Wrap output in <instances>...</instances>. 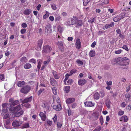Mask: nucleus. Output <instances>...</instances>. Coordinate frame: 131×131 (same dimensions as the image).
<instances>
[{
    "mask_svg": "<svg viewBox=\"0 0 131 131\" xmlns=\"http://www.w3.org/2000/svg\"><path fill=\"white\" fill-rule=\"evenodd\" d=\"M14 119V117H10L9 119L4 120V123L5 127L7 129L10 128V121H13Z\"/></svg>",
    "mask_w": 131,
    "mask_h": 131,
    "instance_id": "1",
    "label": "nucleus"
},
{
    "mask_svg": "<svg viewBox=\"0 0 131 131\" xmlns=\"http://www.w3.org/2000/svg\"><path fill=\"white\" fill-rule=\"evenodd\" d=\"M52 50V48L50 46L45 45L43 47L42 52L43 54H45V53H48L50 52Z\"/></svg>",
    "mask_w": 131,
    "mask_h": 131,
    "instance_id": "2",
    "label": "nucleus"
},
{
    "mask_svg": "<svg viewBox=\"0 0 131 131\" xmlns=\"http://www.w3.org/2000/svg\"><path fill=\"white\" fill-rule=\"evenodd\" d=\"M125 14V13H121L119 15L113 18V21L115 22H117L119 21L122 19H123L124 17Z\"/></svg>",
    "mask_w": 131,
    "mask_h": 131,
    "instance_id": "3",
    "label": "nucleus"
},
{
    "mask_svg": "<svg viewBox=\"0 0 131 131\" xmlns=\"http://www.w3.org/2000/svg\"><path fill=\"white\" fill-rule=\"evenodd\" d=\"M30 89V87L28 85L22 88L20 90L21 92L25 93H27Z\"/></svg>",
    "mask_w": 131,
    "mask_h": 131,
    "instance_id": "4",
    "label": "nucleus"
},
{
    "mask_svg": "<svg viewBox=\"0 0 131 131\" xmlns=\"http://www.w3.org/2000/svg\"><path fill=\"white\" fill-rule=\"evenodd\" d=\"M21 124V122L19 121L15 120L12 123V125L14 128H17Z\"/></svg>",
    "mask_w": 131,
    "mask_h": 131,
    "instance_id": "5",
    "label": "nucleus"
},
{
    "mask_svg": "<svg viewBox=\"0 0 131 131\" xmlns=\"http://www.w3.org/2000/svg\"><path fill=\"white\" fill-rule=\"evenodd\" d=\"M43 43V40L40 39L39 40L38 42L37 45V49L38 50H40L41 49V46Z\"/></svg>",
    "mask_w": 131,
    "mask_h": 131,
    "instance_id": "6",
    "label": "nucleus"
},
{
    "mask_svg": "<svg viewBox=\"0 0 131 131\" xmlns=\"http://www.w3.org/2000/svg\"><path fill=\"white\" fill-rule=\"evenodd\" d=\"M32 96H31L29 97L25 98L24 100H21V101L22 103L23 104L30 102L32 100Z\"/></svg>",
    "mask_w": 131,
    "mask_h": 131,
    "instance_id": "7",
    "label": "nucleus"
},
{
    "mask_svg": "<svg viewBox=\"0 0 131 131\" xmlns=\"http://www.w3.org/2000/svg\"><path fill=\"white\" fill-rule=\"evenodd\" d=\"M75 47L77 49H79L81 47V43L80 39L78 38L75 43Z\"/></svg>",
    "mask_w": 131,
    "mask_h": 131,
    "instance_id": "8",
    "label": "nucleus"
},
{
    "mask_svg": "<svg viewBox=\"0 0 131 131\" xmlns=\"http://www.w3.org/2000/svg\"><path fill=\"white\" fill-rule=\"evenodd\" d=\"M86 106L88 107H92L94 105V104L91 101H86L84 103Z\"/></svg>",
    "mask_w": 131,
    "mask_h": 131,
    "instance_id": "9",
    "label": "nucleus"
},
{
    "mask_svg": "<svg viewBox=\"0 0 131 131\" xmlns=\"http://www.w3.org/2000/svg\"><path fill=\"white\" fill-rule=\"evenodd\" d=\"M46 29L47 30V32L48 34L50 33L52 31L51 28V26L50 25L48 24L46 26Z\"/></svg>",
    "mask_w": 131,
    "mask_h": 131,
    "instance_id": "10",
    "label": "nucleus"
},
{
    "mask_svg": "<svg viewBox=\"0 0 131 131\" xmlns=\"http://www.w3.org/2000/svg\"><path fill=\"white\" fill-rule=\"evenodd\" d=\"M119 120L120 121L126 122L128 121V119L127 116L123 115L120 117Z\"/></svg>",
    "mask_w": 131,
    "mask_h": 131,
    "instance_id": "11",
    "label": "nucleus"
},
{
    "mask_svg": "<svg viewBox=\"0 0 131 131\" xmlns=\"http://www.w3.org/2000/svg\"><path fill=\"white\" fill-rule=\"evenodd\" d=\"M75 99L74 98H70L66 100V102L67 104H68L74 102Z\"/></svg>",
    "mask_w": 131,
    "mask_h": 131,
    "instance_id": "12",
    "label": "nucleus"
},
{
    "mask_svg": "<svg viewBox=\"0 0 131 131\" xmlns=\"http://www.w3.org/2000/svg\"><path fill=\"white\" fill-rule=\"evenodd\" d=\"M52 73L53 74L54 77L56 79H59L60 77V74L58 73L55 71H53Z\"/></svg>",
    "mask_w": 131,
    "mask_h": 131,
    "instance_id": "13",
    "label": "nucleus"
},
{
    "mask_svg": "<svg viewBox=\"0 0 131 131\" xmlns=\"http://www.w3.org/2000/svg\"><path fill=\"white\" fill-rule=\"evenodd\" d=\"M50 82L51 84L53 86L56 85L57 83L56 81L53 78H51L50 80Z\"/></svg>",
    "mask_w": 131,
    "mask_h": 131,
    "instance_id": "14",
    "label": "nucleus"
},
{
    "mask_svg": "<svg viewBox=\"0 0 131 131\" xmlns=\"http://www.w3.org/2000/svg\"><path fill=\"white\" fill-rule=\"evenodd\" d=\"M24 113V111L22 110H21L20 112L19 111H17V112H15L14 115V116L16 117H18L19 116L23 114Z\"/></svg>",
    "mask_w": 131,
    "mask_h": 131,
    "instance_id": "15",
    "label": "nucleus"
},
{
    "mask_svg": "<svg viewBox=\"0 0 131 131\" xmlns=\"http://www.w3.org/2000/svg\"><path fill=\"white\" fill-rule=\"evenodd\" d=\"M54 109L56 111H59L61 109V107L60 104H59L57 105H54L53 106Z\"/></svg>",
    "mask_w": 131,
    "mask_h": 131,
    "instance_id": "16",
    "label": "nucleus"
},
{
    "mask_svg": "<svg viewBox=\"0 0 131 131\" xmlns=\"http://www.w3.org/2000/svg\"><path fill=\"white\" fill-rule=\"evenodd\" d=\"M114 62H115L114 64L117 63L118 64L121 65L122 60L120 58H115L114 59Z\"/></svg>",
    "mask_w": 131,
    "mask_h": 131,
    "instance_id": "17",
    "label": "nucleus"
},
{
    "mask_svg": "<svg viewBox=\"0 0 131 131\" xmlns=\"http://www.w3.org/2000/svg\"><path fill=\"white\" fill-rule=\"evenodd\" d=\"M25 84V83L24 81H19L17 83V85L19 87H22Z\"/></svg>",
    "mask_w": 131,
    "mask_h": 131,
    "instance_id": "18",
    "label": "nucleus"
},
{
    "mask_svg": "<svg viewBox=\"0 0 131 131\" xmlns=\"http://www.w3.org/2000/svg\"><path fill=\"white\" fill-rule=\"evenodd\" d=\"M129 63V61L128 60L125 59L123 60H122L121 65L123 66H126L128 65Z\"/></svg>",
    "mask_w": 131,
    "mask_h": 131,
    "instance_id": "19",
    "label": "nucleus"
},
{
    "mask_svg": "<svg viewBox=\"0 0 131 131\" xmlns=\"http://www.w3.org/2000/svg\"><path fill=\"white\" fill-rule=\"evenodd\" d=\"M39 116L41 118V119L44 121L46 119V115L43 112H41L39 114Z\"/></svg>",
    "mask_w": 131,
    "mask_h": 131,
    "instance_id": "20",
    "label": "nucleus"
},
{
    "mask_svg": "<svg viewBox=\"0 0 131 131\" xmlns=\"http://www.w3.org/2000/svg\"><path fill=\"white\" fill-rule=\"evenodd\" d=\"M78 83L80 85H82L85 84L86 82V81L84 79L80 80L78 81Z\"/></svg>",
    "mask_w": 131,
    "mask_h": 131,
    "instance_id": "21",
    "label": "nucleus"
},
{
    "mask_svg": "<svg viewBox=\"0 0 131 131\" xmlns=\"http://www.w3.org/2000/svg\"><path fill=\"white\" fill-rule=\"evenodd\" d=\"M114 25V23L113 22L111 23L110 24H106L105 26V28L106 29L113 26Z\"/></svg>",
    "mask_w": 131,
    "mask_h": 131,
    "instance_id": "22",
    "label": "nucleus"
},
{
    "mask_svg": "<svg viewBox=\"0 0 131 131\" xmlns=\"http://www.w3.org/2000/svg\"><path fill=\"white\" fill-rule=\"evenodd\" d=\"M100 94L99 93L96 92L95 93L94 95V99H95L98 100L100 98Z\"/></svg>",
    "mask_w": 131,
    "mask_h": 131,
    "instance_id": "23",
    "label": "nucleus"
},
{
    "mask_svg": "<svg viewBox=\"0 0 131 131\" xmlns=\"http://www.w3.org/2000/svg\"><path fill=\"white\" fill-rule=\"evenodd\" d=\"M105 104L107 107L108 108H110L111 104L110 101L109 100H106V101Z\"/></svg>",
    "mask_w": 131,
    "mask_h": 131,
    "instance_id": "24",
    "label": "nucleus"
},
{
    "mask_svg": "<svg viewBox=\"0 0 131 131\" xmlns=\"http://www.w3.org/2000/svg\"><path fill=\"white\" fill-rule=\"evenodd\" d=\"M31 67V64L29 63H27L24 65V68L26 69H28Z\"/></svg>",
    "mask_w": 131,
    "mask_h": 131,
    "instance_id": "25",
    "label": "nucleus"
},
{
    "mask_svg": "<svg viewBox=\"0 0 131 131\" xmlns=\"http://www.w3.org/2000/svg\"><path fill=\"white\" fill-rule=\"evenodd\" d=\"M31 12L30 10L29 9H27L25 10L23 12L24 14L26 15H28L30 14Z\"/></svg>",
    "mask_w": 131,
    "mask_h": 131,
    "instance_id": "26",
    "label": "nucleus"
},
{
    "mask_svg": "<svg viewBox=\"0 0 131 131\" xmlns=\"http://www.w3.org/2000/svg\"><path fill=\"white\" fill-rule=\"evenodd\" d=\"M89 54L90 56L91 57H93L95 55V52L94 50H91L90 51Z\"/></svg>",
    "mask_w": 131,
    "mask_h": 131,
    "instance_id": "27",
    "label": "nucleus"
},
{
    "mask_svg": "<svg viewBox=\"0 0 131 131\" xmlns=\"http://www.w3.org/2000/svg\"><path fill=\"white\" fill-rule=\"evenodd\" d=\"M76 24L77 25V27L81 26L82 24V21L81 20H77Z\"/></svg>",
    "mask_w": 131,
    "mask_h": 131,
    "instance_id": "28",
    "label": "nucleus"
},
{
    "mask_svg": "<svg viewBox=\"0 0 131 131\" xmlns=\"http://www.w3.org/2000/svg\"><path fill=\"white\" fill-rule=\"evenodd\" d=\"M20 61L22 62L25 63L27 62V59L26 57H24L21 58Z\"/></svg>",
    "mask_w": 131,
    "mask_h": 131,
    "instance_id": "29",
    "label": "nucleus"
},
{
    "mask_svg": "<svg viewBox=\"0 0 131 131\" xmlns=\"http://www.w3.org/2000/svg\"><path fill=\"white\" fill-rule=\"evenodd\" d=\"M53 94L55 95H57V90L56 88L54 87L52 88Z\"/></svg>",
    "mask_w": 131,
    "mask_h": 131,
    "instance_id": "30",
    "label": "nucleus"
},
{
    "mask_svg": "<svg viewBox=\"0 0 131 131\" xmlns=\"http://www.w3.org/2000/svg\"><path fill=\"white\" fill-rule=\"evenodd\" d=\"M38 65L37 66V68L38 70L40 68L41 66L42 61L40 59H39L38 60Z\"/></svg>",
    "mask_w": 131,
    "mask_h": 131,
    "instance_id": "31",
    "label": "nucleus"
},
{
    "mask_svg": "<svg viewBox=\"0 0 131 131\" xmlns=\"http://www.w3.org/2000/svg\"><path fill=\"white\" fill-rule=\"evenodd\" d=\"M50 13L46 11V12L45 14L43 15V18L44 19H46L47 18L49 15Z\"/></svg>",
    "mask_w": 131,
    "mask_h": 131,
    "instance_id": "32",
    "label": "nucleus"
},
{
    "mask_svg": "<svg viewBox=\"0 0 131 131\" xmlns=\"http://www.w3.org/2000/svg\"><path fill=\"white\" fill-rule=\"evenodd\" d=\"M70 75H70V74H69L68 73H67L66 74V75H65V77L66 78H65V79H64V83L65 84H66V81L69 78V77Z\"/></svg>",
    "mask_w": 131,
    "mask_h": 131,
    "instance_id": "33",
    "label": "nucleus"
},
{
    "mask_svg": "<svg viewBox=\"0 0 131 131\" xmlns=\"http://www.w3.org/2000/svg\"><path fill=\"white\" fill-rule=\"evenodd\" d=\"M90 1V0H83V5L84 6H86Z\"/></svg>",
    "mask_w": 131,
    "mask_h": 131,
    "instance_id": "34",
    "label": "nucleus"
},
{
    "mask_svg": "<svg viewBox=\"0 0 131 131\" xmlns=\"http://www.w3.org/2000/svg\"><path fill=\"white\" fill-rule=\"evenodd\" d=\"M73 80L72 79H70L67 81V84H66L68 85H70L73 83Z\"/></svg>",
    "mask_w": 131,
    "mask_h": 131,
    "instance_id": "35",
    "label": "nucleus"
},
{
    "mask_svg": "<svg viewBox=\"0 0 131 131\" xmlns=\"http://www.w3.org/2000/svg\"><path fill=\"white\" fill-rule=\"evenodd\" d=\"M77 18L76 17H75L74 18H72L71 19V23L72 25H73L75 24L76 22V20Z\"/></svg>",
    "mask_w": 131,
    "mask_h": 131,
    "instance_id": "36",
    "label": "nucleus"
},
{
    "mask_svg": "<svg viewBox=\"0 0 131 131\" xmlns=\"http://www.w3.org/2000/svg\"><path fill=\"white\" fill-rule=\"evenodd\" d=\"M77 70L75 69H73L71 70L70 72V75H72L73 73H75L77 71Z\"/></svg>",
    "mask_w": 131,
    "mask_h": 131,
    "instance_id": "37",
    "label": "nucleus"
},
{
    "mask_svg": "<svg viewBox=\"0 0 131 131\" xmlns=\"http://www.w3.org/2000/svg\"><path fill=\"white\" fill-rule=\"evenodd\" d=\"M70 86H66L65 87L64 91L66 93H68L69 91Z\"/></svg>",
    "mask_w": 131,
    "mask_h": 131,
    "instance_id": "38",
    "label": "nucleus"
},
{
    "mask_svg": "<svg viewBox=\"0 0 131 131\" xmlns=\"http://www.w3.org/2000/svg\"><path fill=\"white\" fill-rule=\"evenodd\" d=\"M15 107V111H18L21 108V105H19Z\"/></svg>",
    "mask_w": 131,
    "mask_h": 131,
    "instance_id": "39",
    "label": "nucleus"
},
{
    "mask_svg": "<svg viewBox=\"0 0 131 131\" xmlns=\"http://www.w3.org/2000/svg\"><path fill=\"white\" fill-rule=\"evenodd\" d=\"M9 115L8 114H6L3 117V118L4 119H8V118H10Z\"/></svg>",
    "mask_w": 131,
    "mask_h": 131,
    "instance_id": "40",
    "label": "nucleus"
},
{
    "mask_svg": "<svg viewBox=\"0 0 131 131\" xmlns=\"http://www.w3.org/2000/svg\"><path fill=\"white\" fill-rule=\"evenodd\" d=\"M19 101L18 100L14 101L13 103H12L11 104L13 105H15L18 104L19 103Z\"/></svg>",
    "mask_w": 131,
    "mask_h": 131,
    "instance_id": "41",
    "label": "nucleus"
},
{
    "mask_svg": "<svg viewBox=\"0 0 131 131\" xmlns=\"http://www.w3.org/2000/svg\"><path fill=\"white\" fill-rule=\"evenodd\" d=\"M116 32L117 33L119 34V36L121 37L122 35V34L120 30L119 29H117L116 30Z\"/></svg>",
    "mask_w": 131,
    "mask_h": 131,
    "instance_id": "42",
    "label": "nucleus"
},
{
    "mask_svg": "<svg viewBox=\"0 0 131 131\" xmlns=\"http://www.w3.org/2000/svg\"><path fill=\"white\" fill-rule=\"evenodd\" d=\"M76 62L78 64H80V65H82L83 64V62L82 61L80 60L79 59H77L76 61Z\"/></svg>",
    "mask_w": 131,
    "mask_h": 131,
    "instance_id": "43",
    "label": "nucleus"
},
{
    "mask_svg": "<svg viewBox=\"0 0 131 131\" xmlns=\"http://www.w3.org/2000/svg\"><path fill=\"white\" fill-rule=\"evenodd\" d=\"M29 62L33 63L35 64L36 63V60L35 59L32 58L29 60Z\"/></svg>",
    "mask_w": 131,
    "mask_h": 131,
    "instance_id": "44",
    "label": "nucleus"
},
{
    "mask_svg": "<svg viewBox=\"0 0 131 131\" xmlns=\"http://www.w3.org/2000/svg\"><path fill=\"white\" fill-rule=\"evenodd\" d=\"M50 61V57H48V59L46 61H44L43 64L44 65L46 64L49 63Z\"/></svg>",
    "mask_w": 131,
    "mask_h": 131,
    "instance_id": "45",
    "label": "nucleus"
},
{
    "mask_svg": "<svg viewBox=\"0 0 131 131\" xmlns=\"http://www.w3.org/2000/svg\"><path fill=\"white\" fill-rule=\"evenodd\" d=\"M29 127V125L28 123H26L23 125V128H27Z\"/></svg>",
    "mask_w": 131,
    "mask_h": 131,
    "instance_id": "46",
    "label": "nucleus"
},
{
    "mask_svg": "<svg viewBox=\"0 0 131 131\" xmlns=\"http://www.w3.org/2000/svg\"><path fill=\"white\" fill-rule=\"evenodd\" d=\"M102 127L101 126H98L93 131H100Z\"/></svg>",
    "mask_w": 131,
    "mask_h": 131,
    "instance_id": "47",
    "label": "nucleus"
},
{
    "mask_svg": "<svg viewBox=\"0 0 131 131\" xmlns=\"http://www.w3.org/2000/svg\"><path fill=\"white\" fill-rule=\"evenodd\" d=\"M124 111H123L120 110L118 111V114L119 116H121L124 114Z\"/></svg>",
    "mask_w": 131,
    "mask_h": 131,
    "instance_id": "48",
    "label": "nucleus"
},
{
    "mask_svg": "<svg viewBox=\"0 0 131 131\" xmlns=\"http://www.w3.org/2000/svg\"><path fill=\"white\" fill-rule=\"evenodd\" d=\"M100 121L101 125H102L103 123V119L102 116H101L100 118Z\"/></svg>",
    "mask_w": 131,
    "mask_h": 131,
    "instance_id": "49",
    "label": "nucleus"
},
{
    "mask_svg": "<svg viewBox=\"0 0 131 131\" xmlns=\"http://www.w3.org/2000/svg\"><path fill=\"white\" fill-rule=\"evenodd\" d=\"M4 75L3 74H1L0 75V80L3 81L4 80Z\"/></svg>",
    "mask_w": 131,
    "mask_h": 131,
    "instance_id": "50",
    "label": "nucleus"
},
{
    "mask_svg": "<svg viewBox=\"0 0 131 131\" xmlns=\"http://www.w3.org/2000/svg\"><path fill=\"white\" fill-rule=\"evenodd\" d=\"M58 30L59 31V32L61 33L63 30L62 28L60 26H59L58 27Z\"/></svg>",
    "mask_w": 131,
    "mask_h": 131,
    "instance_id": "51",
    "label": "nucleus"
},
{
    "mask_svg": "<svg viewBox=\"0 0 131 131\" xmlns=\"http://www.w3.org/2000/svg\"><path fill=\"white\" fill-rule=\"evenodd\" d=\"M26 30L25 29H23L20 30V32L21 34H24L25 33Z\"/></svg>",
    "mask_w": 131,
    "mask_h": 131,
    "instance_id": "52",
    "label": "nucleus"
},
{
    "mask_svg": "<svg viewBox=\"0 0 131 131\" xmlns=\"http://www.w3.org/2000/svg\"><path fill=\"white\" fill-rule=\"evenodd\" d=\"M57 125L58 128H61L62 126V123L61 122H57Z\"/></svg>",
    "mask_w": 131,
    "mask_h": 131,
    "instance_id": "53",
    "label": "nucleus"
},
{
    "mask_svg": "<svg viewBox=\"0 0 131 131\" xmlns=\"http://www.w3.org/2000/svg\"><path fill=\"white\" fill-rule=\"evenodd\" d=\"M47 123L49 126H51L52 125V122L50 120H48L47 121Z\"/></svg>",
    "mask_w": 131,
    "mask_h": 131,
    "instance_id": "54",
    "label": "nucleus"
},
{
    "mask_svg": "<svg viewBox=\"0 0 131 131\" xmlns=\"http://www.w3.org/2000/svg\"><path fill=\"white\" fill-rule=\"evenodd\" d=\"M57 43L58 46H59L62 47V46H63V42L62 41H58Z\"/></svg>",
    "mask_w": 131,
    "mask_h": 131,
    "instance_id": "55",
    "label": "nucleus"
},
{
    "mask_svg": "<svg viewBox=\"0 0 131 131\" xmlns=\"http://www.w3.org/2000/svg\"><path fill=\"white\" fill-rule=\"evenodd\" d=\"M9 110L10 111H15V107L13 106H11L10 107Z\"/></svg>",
    "mask_w": 131,
    "mask_h": 131,
    "instance_id": "56",
    "label": "nucleus"
},
{
    "mask_svg": "<svg viewBox=\"0 0 131 131\" xmlns=\"http://www.w3.org/2000/svg\"><path fill=\"white\" fill-rule=\"evenodd\" d=\"M57 118V116H56V115L54 117L52 118L53 122L55 123L56 122Z\"/></svg>",
    "mask_w": 131,
    "mask_h": 131,
    "instance_id": "57",
    "label": "nucleus"
},
{
    "mask_svg": "<svg viewBox=\"0 0 131 131\" xmlns=\"http://www.w3.org/2000/svg\"><path fill=\"white\" fill-rule=\"evenodd\" d=\"M112 82L111 81H107L106 84L108 86H110L112 84Z\"/></svg>",
    "mask_w": 131,
    "mask_h": 131,
    "instance_id": "58",
    "label": "nucleus"
},
{
    "mask_svg": "<svg viewBox=\"0 0 131 131\" xmlns=\"http://www.w3.org/2000/svg\"><path fill=\"white\" fill-rule=\"evenodd\" d=\"M47 104L46 102H44L43 103L42 105V106L43 108H46L47 106Z\"/></svg>",
    "mask_w": 131,
    "mask_h": 131,
    "instance_id": "59",
    "label": "nucleus"
},
{
    "mask_svg": "<svg viewBox=\"0 0 131 131\" xmlns=\"http://www.w3.org/2000/svg\"><path fill=\"white\" fill-rule=\"evenodd\" d=\"M21 26L24 28H25L27 26V24L25 23H23L21 25Z\"/></svg>",
    "mask_w": 131,
    "mask_h": 131,
    "instance_id": "60",
    "label": "nucleus"
},
{
    "mask_svg": "<svg viewBox=\"0 0 131 131\" xmlns=\"http://www.w3.org/2000/svg\"><path fill=\"white\" fill-rule=\"evenodd\" d=\"M122 52V50L121 49L118 50L115 52V53L117 54L120 53Z\"/></svg>",
    "mask_w": 131,
    "mask_h": 131,
    "instance_id": "61",
    "label": "nucleus"
},
{
    "mask_svg": "<svg viewBox=\"0 0 131 131\" xmlns=\"http://www.w3.org/2000/svg\"><path fill=\"white\" fill-rule=\"evenodd\" d=\"M44 90V89H41L38 91V95H40Z\"/></svg>",
    "mask_w": 131,
    "mask_h": 131,
    "instance_id": "62",
    "label": "nucleus"
},
{
    "mask_svg": "<svg viewBox=\"0 0 131 131\" xmlns=\"http://www.w3.org/2000/svg\"><path fill=\"white\" fill-rule=\"evenodd\" d=\"M7 111V110L6 109L4 108L2 110V114L3 115L5 114Z\"/></svg>",
    "mask_w": 131,
    "mask_h": 131,
    "instance_id": "63",
    "label": "nucleus"
},
{
    "mask_svg": "<svg viewBox=\"0 0 131 131\" xmlns=\"http://www.w3.org/2000/svg\"><path fill=\"white\" fill-rule=\"evenodd\" d=\"M96 42L95 41H94L92 43V44L91 45V46L93 48L95 47V46L96 45Z\"/></svg>",
    "mask_w": 131,
    "mask_h": 131,
    "instance_id": "64",
    "label": "nucleus"
}]
</instances>
